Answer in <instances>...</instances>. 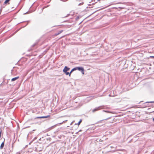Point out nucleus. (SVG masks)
Returning a JSON list of instances; mask_svg holds the SVG:
<instances>
[{
	"label": "nucleus",
	"mask_w": 154,
	"mask_h": 154,
	"mask_svg": "<svg viewBox=\"0 0 154 154\" xmlns=\"http://www.w3.org/2000/svg\"><path fill=\"white\" fill-rule=\"evenodd\" d=\"M74 69L75 70H78L79 71H81L82 74H84V69L83 67H76L74 68Z\"/></svg>",
	"instance_id": "nucleus-1"
},
{
	"label": "nucleus",
	"mask_w": 154,
	"mask_h": 154,
	"mask_svg": "<svg viewBox=\"0 0 154 154\" xmlns=\"http://www.w3.org/2000/svg\"><path fill=\"white\" fill-rule=\"evenodd\" d=\"M70 68L66 66H65L63 70V72L65 73L66 75H68L69 74V72H67L69 70Z\"/></svg>",
	"instance_id": "nucleus-2"
},
{
	"label": "nucleus",
	"mask_w": 154,
	"mask_h": 154,
	"mask_svg": "<svg viewBox=\"0 0 154 154\" xmlns=\"http://www.w3.org/2000/svg\"><path fill=\"white\" fill-rule=\"evenodd\" d=\"M100 107H97V108H95V109H93L92 111L93 112H95L96 111H98V110H100Z\"/></svg>",
	"instance_id": "nucleus-3"
},
{
	"label": "nucleus",
	"mask_w": 154,
	"mask_h": 154,
	"mask_svg": "<svg viewBox=\"0 0 154 154\" xmlns=\"http://www.w3.org/2000/svg\"><path fill=\"white\" fill-rule=\"evenodd\" d=\"M49 116H41V117H37L35 119H43V118H46L48 117Z\"/></svg>",
	"instance_id": "nucleus-4"
},
{
	"label": "nucleus",
	"mask_w": 154,
	"mask_h": 154,
	"mask_svg": "<svg viewBox=\"0 0 154 154\" xmlns=\"http://www.w3.org/2000/svg\"><path fill=\"white\" fill-rule=\"evenodd\" d=\"M19 78V76H17V77H15V78H12L11 79V81H14L17 80V79H18Z\"/></svg>",
	"instance_id": "nucleus-5"
},
{
	"label": "nucleus",
	"mask_w": 154,
	"mask_h": 154,
	"mask_svg": "<svg viewBox=\"0 0 154 154\" xmlns=\"http://www.w3.org/2000/svg\"><path fill=\"white\" fill-rule=\"evenodd\" d=\"M63 32V30H61V31H59L57 33V34H55L54 35L55 36H57V35L60 34V33H61L62 32Z\"/></svg>",
	"instance_id": "nucleus-6"
},
{
	"label": "nucleus",
	"mask_w": 154,
	"mask_h": 154,
	"mask_svg": "<svg viewBox=\"0 0 154 154\" xmlns=\"http://www.w3.org/2000/svg\"><path fill=\"white\" fill-rule=\"evenodd\" d=\"M4 145V142H3L2 143V144L1 145L0 148L1 149H2L3 148V147Z\"/></svg>",
	"instance_id": "nucleus-7"
},
{
	"label": "nucleus",
	"mask_w": 154,
	"mask_h": 154,
	"mask_svg": "<svg viewBox=\"0 0 154 154\" xmlns=\"http://www.w3.org/2000/svg\"><path fill=\"white\" fill-rule=\"evenodd\" d=\"M74 71V69L73 68L71 70V71H70V72L69 73V76H70V75H71V73L73 71Z\"/></svg>",
	"instance_id": "nucleus-8"
},
{
	"label": "nucleus",
	"mask_w": 154,
	"mask_h": 154,
	"mask_svg": "<svg viewBox=\"0 0 154 154\" xmlns=\"http://www.w3.org/2000/svg\"><path fill=\"white\" fill-rule=\"evenodd\" d=\"M10 0H6L4 2V4H6L8 3Z\"/></svg>",
	"instance_id": "nucleus-9"
},
{
	"label": "nucleus",
	"mask_w": 154,
	"mask_h": 154,
	"mask_svg": "<svg viewBox=\"0 0 154 154\" xmlns=\"http://www.w3.org/2000/svg\"><path fill=\"white\" fill-rule=\"evenodd\" d=\"M82 122V120H80L79 121V122L78 123L77 125H80V123H81V122Z\"/></svg>",
	"instance_id": "nucleus-10"
},
{
	"label": "nucleus",
	"mask_w": 154,
	"mask_h": 154,
	"mask_svg": "<svg viewBox=\"0 0 154 154\" xmlns=\"http://www.w3.org/2000/svg\"><path fill=\"white\" fill-rule=\"evenodd\" d=\"M66 121H67V120H66V121H63V122H62V123H60V124H62L63 123H65V122H66Z\"/></svg>",
	"instance_id": "nucleus-11"
},
{
	"label": "nucleus",
	"mask_w": 154,
	"mask_h": 154,
	"mask_svg": "<svg viewBox=\"0 0 154 154\" xmlns=\"http://www.w3.org/2000/svg\"><path fill=\"white\" fill-rule=\"evenodd\" d=\"M83 3H81L80 4H79V5H83Z\"/></svg>",
	"instance_id": "nucleus-12"
},
{
	"label": "nucleus",
	"mask_w": 154,
	"mask_h": 154,
	"mask_svg": "<svg viewBox=\"0 0 154 154\" xmlns=\"http://www.w3.org/2000/svg\"><path fill=\"white\" fill-rule=\"evenodd\" d=\"M150 57H152V58H154V56H150Z\"/></svg>",
	"instance_id": "nucleus-13"
},
{
	"label": "nucleus",
	"mask_w": 154,
	"mask_h": 154,
	"mask_svg": "<svg viewBox=\"0 0 154 154\" xmlns=\"http://www.w3.org/2000/svg\"><path fill=\"white\" fill-rule=\"evenodd\" d=\"M102 121H103V120L100 121L98 122V123H100V122H102Z\"/></svg>",
	"instance_id": "nucleus-14"
},
{
	"label": "nucleus",
	"mask_w": 154,
	"mask_h": 154,
	"mask_svg": "<svg viewBox=\"0 0 154 154\" xmlns=\"http://www.w3.org/2000/svg\"><path fill=\"white\" fill-rule=\"evenodd\" d=\"M153 120L154 122V118L153 119Z\"/></svg>",
	"instance_id": "nucleus-15"
},
{
	"label": "nucleus",
	"mask_w": 154,
	"mask_h": 154,
	"mask_svg": "<svg viewBox=\"0 0 154 154\" xmlns=\"http://www.w3.org/2000/svg\"><path fill=\"white\" fill-rule=\"evenodd\" d=\"M115 151L114 150V151H112V152H114Z\"/></svg>",
	"instance_id": "nucleus-16"
}]
</instances>
